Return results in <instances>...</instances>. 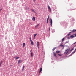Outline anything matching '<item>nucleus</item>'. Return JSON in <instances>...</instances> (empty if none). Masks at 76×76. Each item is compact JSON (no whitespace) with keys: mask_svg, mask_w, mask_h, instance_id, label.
<instances>
[{"mask_svg":"<svg viewBox=\"0 0 76 76\" xmlns=\"http://www.w3.org/2000/svg\"><path fill=\"white\" fill-rule=\"evenodd\" d=\"M70 38H74V36L73 35H71L70 37Z\"/></svg>","mask_w":76,"mask_h":76,"instance_id":"9b49d317","label":"nucleus"},{"mask_svg":"<svg viewBox=\"0 0 76 76\" xmlns=\"http://www.w3.org/2000/svg\"><path fill=\"white\" fill-rule=\"evenodd\" d=\"M24 69H25V67L24 66H23V67L22 71H23V70H24Z\"/></svg>","mask_w":76,"mask_h":76,"instance_id":"aec40b11","label":"nucleus"},{"mask_svg":"<svg viewBox=\"0 0 76 76\" xmlns=\"http://www.w3.org/2000/svg\"><path fill=\"white\" fill-rule=\"evenodd\" d=\"M2 9H3V8L2 7H1L0 8V12H1V10H2Z\"/></svg>","mask_w":76,"mask_h":76,"instance_id":"f3484780","label":"nucleus"},{"mask_svg":"<svg viewBox=\"0 0 76 76\" xmlns=\"http://www.w3.org/2000/svg\"><path fill=\"white\" fill-rule=\"evenodd\" d=\"M29 39H30V41H32V40H31V38H30Z\"/></svg>","mask_w":76,"mask_h":76,"instance_id":"cd10ccee","label":"nucleus"},{"mask_svg":"<svg viewBox=\"0 0 76 76\" xmlns=\"http://www.w3.org/2000/svg\"><path fill=\"white\" fill-rule=\"evenodd\" d=\"M48 8L49 9L50 12H51V8L48 5Z\"/></svg>","mask_w":76,"mask_h":76,"instance_id":"f03ea898","label":"nucleus"},{"mask_svg":"<svg viewBox=\"0 0 76 76\" xmlns=\"http://www.w3.org/2000/svg\"><path fill=\"white\" fill-rule=\"evenodd\" d=\"M31 57H32L33 56V54L32 53V52L31 53Z\"/></svg>","mask_w":76,"mask_h":76,"instance_id":"a211bd4d","label":"nucleus"},{"mask_svg":"<svg viewBox=\"0 0 76 76\" xmlns=\"http://www.w3.org/2000/svg\"><path fill=\"white\" fill-rule=\"evenodd\" d=\"M67 38H68V39H70V37H67Z\"/></svg>","mask_w":76,"mask_h":76,"instance_id":"c756f323","label":"nucleus"},{"mask_svg":"<svg viewBox=\"0 0 76 76\" xmlns=\"http://www.w3.org/2000/svg\"><path fill=\"white\" fill-rule=\"evenodd\" d=\"M76 31V30H73L72 31L73 32H75Z\"/></svg>","mask_w":76,"mask_h":76,"instance_id":"5701e85b","label":"nucleus"},{"mask_svg":"<svg viewBox=\"0 0 76 76\" xmlns=\"http://www.w3.org/2000/svg\"><path fill=\"white\" fill-rule=\"evenodd\" d=\"M53 53L54 55L55 56V57H57V56H56V53H54V52H53Z\"/></svg>","mask_w":76,"mask_h":76,"instance_id":"9d476101","label":"nucleus"},{"mask_svg":"<svg viewBox=\"0 0 76 76\" xmlns=\"http://www.w3.org/2000/svg\"><path fill=\"white\" fill-rule=\"evenodd\" d=\"M60 46L61 47H64V46H63V45H62V44H60Z\"/></svg>","mask_w":76,"mask_h":76,"instance_id":"6ab92c4d","label":"nucleus"},{"mask_svg":"<svg viewBox=\"0 0 76 76\" xmlns=\"http://www.w3.org/2000/svg\"><path fill=\"white\" fill-rule=\"evenodd\" d=\"M69 50H70V48H68L67 49H66L65 50V52L64 53V54H67L69 53Z\"/></svg>","mask_w":76,"mask_h":76,"instance_id":"f257e3e1","label":"nucleus"},{"mask_svg":"<svg viewBox=\"0 0 76 76\" xmlns=\"http://www.w3.org/2000/svg\"><path fill=\"white\" fill-rule=\"evenodd\" d=\"M39 23L36 26H35V28H37V27H38V26H39Z\"/></svg>","mask_w":76,"mask_h":76,"instance_id":"2eb2a0df","label":"nucleus"},{"mask_svg":"<svg viewBox=\"0 0 76 76\" xmlns=\"http://www.w3.org/2000/svg\"><path fill=\"white\" fill-rule=\"evenodd\" d=\"M32 11L34 13H36V12H35L34 10H32Z\"/></svg>","mask_w":76,"mask_h":76,"instance_id":"4468645a","label":"nucleus"},{"mask_svg":"<svg viewBox=\"0 0 76 76\" xmlns=\"http://www.w3.org/2000/svg\"><path fill=\"white\" fill-rule=\"evenodd\" d=\"M22 60H19L18 61V64H19L20 63H22Z\"/></svg>","mask_w":76,"mask_h":76,"instance_id":"20e7f679","label":"nucleus"},{"mask_svg":"<svg viewBox=\"0 0 76 76\" xmlns=\"http://www.w3.org/2000/svg\"><path fill=\"white\" fill-rule=\"evenodd\" d=\"M76 49H75V51L72 53V54H73V53H75V51H76Z\"/></svg>","mask_w":76,"mask_h":76,"instance_id":"4be33fe9","label":"nucleus"},{"mask_svg":"<svg viewBox=\"0 0 76 76\" xmlns=\"http://www.w3.org/2000/svg\"><path fill=\"white\" fill-rule=\"evenodd\" d=\"M54 50H55V49L54 48L52 49L53 51H54Z\"/></svg>","mask_w":76,"mask_h":76,"instance_id":"c85d7f7f","label":"nucleus"},{"mask_svg":"<svg viewBox=\"0 0 76 76\" xmlns=\"http://www.w3.org/2000/svg\"><path fill=\"white\" fill-rule=\"evenodd\" d=\"M70 35V34H68V35Z\"/></svg>","mask_w":76,"mask_h":76,"instance_id":"72a5a7b5","label":"nucleus"},{"mask_svg":"<svg viewBox=\"0 0 76 76\" xmlns=\"http://www.w3.org/2000/svg\"><path fill=\"white\" fill-rule=\"evenodd\" d=\"M74 35H75V37H76V34H75Z\"/></svg>","mask_w":76,"mask_h":76,"instance_id":"473e14b6","label":"nucleus"},{"mask_svg":"<svg viewBox=\"0 0 76 76\" xmlns=\"http://www.w3.org/2000/svg\"><path fill=\"white\" fill-rule=\"evenodd\" d=\"M37 34H35L34 35V37H36V35H37Z\"/></svg>","mask_w":76,"mask_h":76,"instance_id":"bb28decb","label":"nucleus"},{"mask_svg":"<svg viewBox=\"0 0 76 76\" xmlns=\"http://www.w3.org/2000/svg\"><path fill=\"white\" fill-rule=\"evenodd\" d=\"M32 20H33V21H35V17H33L32 18Z\"/></svg>","mask_w":76,"mask_h":76,"instance_id":"6e6552de","label":"nucleus"},{"mask_svg":"<svg viewBox=\"0 0 76 76\" xmlns=\"http://www.w3.org/2000/svg\"><path fill=\"white\" fill-rule=\"evenodd\" d=\"M35 37H34V39H35Z\"/></svg>","mask_w":76,"mask_h":76,"instance_id":"2f4dec72","label":"nucleus"},{"mask_svg":"<svg viewBox=\"0 0 76 76\" xmlns=\"http://www.w3.org/2000/svg\"><path fill=\"white\" fill-rule=\"evenodd\" d=\"M31 45H34V42H33V41L31 40Z\"/></svg>","mask_w":76,"mask_h":76,"instance_id":"f8f14e48","label":"nucleus"},{"mask_svg":"<svg viewBox=\"0 0 76 76\" xmlns=\"http://www.w3.org/2000/svg\"><path fill=\"white\" fill-rule=\"evenodd\" d=\"M37 46L38 49H39V42H37Z\"/></svg>","mask_w":76,"mask_h":76,"instance_id":"423d86ee","label":"nucleus"},{"mask_svg":"<svg viewBox=\"0 0 76 76\" xmlns=\"http://www.w3.org/2000/svg\"><path fill=\"white\" fill-rule=\"evenodd\" d=\"M1 64H2V62H0V67H1Z\"/></svg>","mask_w":76,"mask_h":76,"instance_id":"b1692460","label":"nucleus"},{"mask_svg":"<svg viewBox=\"0 0 76 76\" xmlns=\"http://www.w3.org/2000/svg\"><path fill=\"white\" fill-rule=\"evenodd\" d=\"M23 47H25V43H23Z\"/></svg>","mask_w":76,"mask_h":76,"instance_id":"ddd939ff","label":"nucleus"},{"mask_svg":"<svg viewBox=\"0 0 76 76\" xmlns=\"http://www.w3.org/2000/svg\"><path fill=\"white\" fill-rule=\"evenodd\" d=\"M50 17H49V15H48V18L47 19V23H48V19H49Z\"/></svg>","mask_w":76,"mask_h":76,"instance_id":"0eeeda50","label":"nucleus"},{"mask_svg":"<svg viewBox=\"0 0 76 76\" xmlns=\"http://www.w3.org/2000/svg\"><path fill=\"white\" fill-rule=\"evenodd\" d=\"M31 51H32V50H31Z\"/></svg>","mask_w":76,"mask_h":76,"instance_id":"f704fd0d","label":"nucleus"},{"mask_svg":"<svg viewBox=\"0 0 76 76\" xmlns=\"http://www.w3.org/2000/svg\"><path fill=\"white\" fill-rule=\"evenodd\" d=\"M50 27L49 28V31H50Z\"/></svg>","mask_w":76,"mask_h":76,"instance_id":"7c9ffc66","label":"nucleus"},{"mask_svg":"<svg viewBox=\"0 0 76 76\" xmlns=\"http://www.w3.org/2000/svg\"><path fill=\"white\" fill-rule=\"evenodd\" d=\"M56 53L58 54V53H60V51L58 50L57 51H56Z\"/></svg>","mask_w":76,"mask_h":76,"instance_id":"1a4fd4ad","label":"nucleus"},{"mask_svg":"<svg viewBox=\"0 0 76 76\" xmlns=\"http://www.w3.org/2000/svg\"><path fill=\"white\" fill-rule=\"evenodd\" d=\"M58 56H62V55L61 54H58Z\"/></svg>","mask_w":76,"mask_h":76,"instance_id":"a878e982","label":"nucleus"},{"mask_svg":"<svg viewBox=\"0 0 76 76\" xmlns=\"http://www.w3.org/2000/svg\"><path fill=\"white\" fill-rule=\"evenodd\" d=\"M42 68H41L40 69L39 73H41V72L42 71Z\"/></svg>","mask_w":76,"mask_h":76,"instance_id":"dca6fc26","label":"nucleus"},{"mask_svg":"<svg viewBox=\"0 0 76 76\" xmlns=\"http://www.w3.org/2000/svg\"><path fill=\"white\" fill-rule=\"evenodd\" d=\"M50 25L52 26V25H53V20L51 19H50Z\"/></svg>","mask_w":76,"mask_h":76,"instance_id":"7ed1b4c3","label":"nucleus"},{"mask_svg":"<svg viewBox=\"0 0 76 76\" xmlns=\"http://www.w3.org/2000/svg\"><path fill=\"white\" fill-rule=\"evenodd\" d=\"M73 50H74V49H73V48H72L71 49V50L70 51H73Z\"/></svg>","mask_w":76,"mask_h":76,"instance_id":"393cba45","label":"nucleus"},{"mask_svg":"<svg viewBox=\"0 0 76 76\" xmlns=\"http://www.w3.org/2000/svg\"><path fill=\"white\" fill-rule=\"evenodd\" d=\"M65 39V38H63L62 39V42H63V41H64V40Z\"/></svg>","mask_w":76,"mask_h":76,"instance_id":"412c9836","label":"nucleus"},{"mask_svg":"<svg viewBox=\"0 0 76 76\" xmlns=\"http://www.w3.org/2000/svg\"><path fill=\"white\" fill-rule=\"evenodd\" d=\"M34 0V1H35V0Z\"/></svg>","mask_w":76,"mask_h":76,"instance_id":"c9c22d12","label":"nucleus"},{"mask_svg":"<svg viewBox=\"0 0 76 76\" xmlns=\"http://www.w3.org/2000/svg\"><path fill=\"white\" fill-rule=\"evenodd\" d=\"M13 58H15L16 60H17V59H18V58H19V57L16 56L15 57H14Z\"/></svg>","mask_w":76,"mask_h":76,"instance_id":"39448f33","label":"nucleus"}]
</instances>
